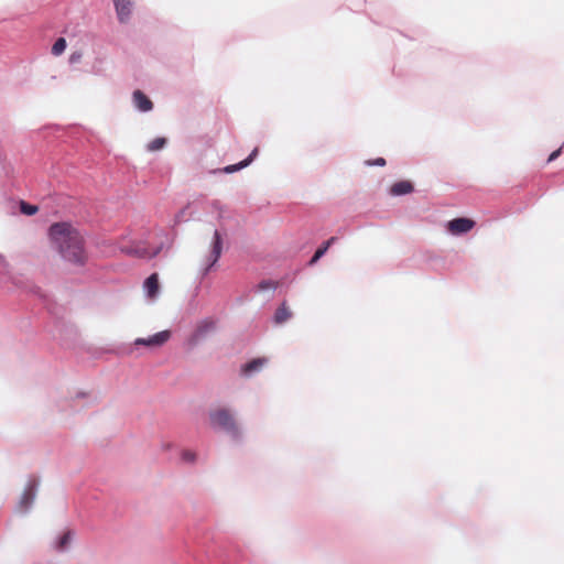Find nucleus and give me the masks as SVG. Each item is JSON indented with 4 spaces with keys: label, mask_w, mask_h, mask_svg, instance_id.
I'll list each match as a JSON object with an SVG mask.
<instances>
[{
    "label": "nucleus",
    "mask_w": 564,
    "mask_h": 564,
    "mask_svg": "<svg viewBox=\"0 0 564 564\" xmlns=\"http://www.w3.org/2000/svg\"><path fill=\"white\" fill-rule=\"evenodd\" d=\"M53 247L66 261L84 265L88 260L84 236L69 223H54L48 228Z\"/></svg>",
    "instance_id": "f257e3e1"
},
{
    "label": "nucleus",
    "mask_w": 564,
    "mask_h": 564,
    "mask_svg": "<svg viewBox=\"0 0 564 564\" xmlns=\"http://www.w3.org/2000/svg\"><path fill=\"white\" fill-rule=\"evenodd\" d=\"M209 420L213 426L223 429L234 437L240 436L239 426L229 410L224 408L213 410L209 413Z\"/></svg>",
    "instance_id": "f03ea898"
},
{
    "label": "nucleus",
    "mask_w": 564,
    "mask_h": 564,
    "mask_svg": "<svg viewBox=\"0 0 564 564\" xmlns=\"http://www.w3.org/2000/svg\"><path fill=\"white\" fill-rule=\"evenodd\" d=\"M476 223L470 218L459 217L447 223L446 229L454 236L463 235L470 231Z\"/></svg>",
    "instance_id": "7ed1b4c3"
},
{
    "label": "nucleus",
    "mask_w": 564,
    "mask_h": 564,
    "mask_svg": "<svg viewBox=\"0 0 564 564\" xmlns=\"http://www.w3.org/2000/svg\"><path fill=\"white\" fill-rule=\"evenodd\" d=\"M171 337L170 330L159 332L148 338H137L135 346L160 347L164 345Z\"/></svg>",
    "instance_id": "20e7f679"
},
{
    "label": "nucleus",
    "mask_w": 564,
    "mask_h": 564,
    "mask_svg": "<svg viewBox=\"0 0 564 564\" xmlns=\"http://www.w3.org/2000/svg\"><path fill=\"white\" fill-rule=\"evenodd\" d=\"M221 252H223V237L218 230H215L214 236H213V242H212V251H210V254L208 256L209 264H208L206 271L209 270L218 261V259L221 256Z\"/></svg>",
    "instance_id": "39448f33"
},
{
    "label": "nucleus",
    "mask_w": 564,
    "mask_h": 564,
    "mask_svg": "<svg viewBox=\"0 0 564 564\" xmlns=\"http://www.w3.org/2000/svg\"><path fill=\"white\" fill-rule=\"evenodd\" d=\"M116 12L120 22L124 23L129 20L132 12L131 0H113Z\"/></svg>",
    "instance_id": "423d86ee"
},
{
    "label": "nucleus",
    "mask_w": 564,
    "mask_h": 564,
    "mask_svg": "<svg viewBox=\"0 0 564 564\" xmlns=\"http://www.w3.org/2000/svg\"><path fill=\"white\" fill-rule=\"evenodd\" d=\"M267 362L268 359L264 357L252 359L241 367V375L245 377H250L254 372L260 371L267 365Z\"/></svg>",
    "instance_id": "0eeeda50"
},
{
    "label": "nucleus",
    "mask_w": 564,
    "mask_h": 564,
    "mask_svg": "<svg viewBox=\"0 0 564 564\" xmlns=\"http://www.w3.org/2000/svg\"><path fill=\"white\" fill-rule=\"evenodd\" d=\"M133 102L134 106L143 112L150 111L153 108V102L150 98L144 95L141 90H134L133 93Z\"/></svg>",
    "instance_id": "6e6552de"
},
{
    "label": "nucleus",
    "mask_w": 564,
    "mask_h": 564,
    "mask_svg": "<svg viewBox=\"0 0 564 564\" xmlns=\"http://www.w3.org/2000/svg\"><path fill=\"white\" fill-rule=\"evenodd\" d=\"M36 491V484H30L26 489L23 491L21 500H20V510L25 511L34 501Z\"/></svg>",
    "instance_id": "1a4fd4ad"
},
{
    "label": "nucleus",
    "mask_w": 564,
    "mask_h": 564,
    "mask_svg": "<svg viewBox=\"0 0 564 564\" xmlns=\"http://www.w3.org/2000/svg\"><path fill=\"white\" fill-rule=\"evenodd\" d=\"M144 290L150 299H154L159 293V275L151 274L144 282Z\"/></svg>",
    "instance_id": "9d476101"
},
{
    "label": "nucleus",
    "mask_w": 564,
    "mask_h": 564,
    "mask_svg": "<svg viewBox=\"0 0 564 564\" xmlns=\"http://www.w3.org/2000/svg\"><path fill=\"white\" fill-rule=\"evenodd\" d=\"M413 192V185L409 181H400L394 183L391 188L390 193L394 196L405 195Z\"/></svg>",
    "instance_id": "9b49d317"
},
{
    "label": "nucleus",
    "mask_w": 564,
    "mask_h": 564,
    "mask_svg": "<svg viewBox=\"0 0 564 564\" xmlns=\"http://www.w3.org/2000/svg\"><path fill=\"white\" fill-rule=\"evenodd\" d=\"M292 317V311L285 302H283L274 313V323L283 324Z\"/></svg>",
    "instance_id": "f8f14e48"
},
{
    "label": "nucleus",
    "mask_w": 564,
    "mask_h": 564,
    "mask_svg": "<svg viewBox=\"0 0 564 564\" xmlns=\"http://www.w3.org/2000/svg\"><path fill=\"white\" fill-rule=\"evenodd\" d=\"M257 154H258V149L256 148V149H253V151L250 153V155L247 159L239 162L238 164H232V165L226 166L224 169V172L225 173H234V172H237V171L248 166L254 160Z\"/></svg>",
    "instance_id": "ddd939ff"
},
{
    "label": "nucleus",
    "mask_w": 564,
    "mask_h": 564,
    "mask_svg": "<svg viewBox=\"0 0 564 564\" xmlns=\"http://www.w3.org/2000/svg\"><path fill=\"white\" fill-rule=\"evenodd\" d=\"M66 48V40L64 37H59L55 41V43L52 46V54L53 55H61Z\"/></svg>",
    "instance_id": "4468645a"
},
{
    "label": "nucleus",
    "mask_w": 564,
    "mask_h": 564,
    "mask_svg": "<svg viewBox=\"0 0 564 564\" xmlns=\"http://www.w3.org/2000/svg\"><path fill=\"white\" fill-rule=\"evenodd\" d=\"M20 210L24 215L32 216V215H35L37 213L39 208L35 205H31V204L22 200L20 203Z\"/></svg>",
    "instance_id": "2eb2a0df"
},
{
    "label": "nucleus",
    "mask_w": 564,
    "mask_h": 564,
    "mask_svg": "<svg viewBox=\"0 0 564 564\" xmlns=\"http://www.w3.org/2000/svg\"><path fill=\"white\" fill-rule=\"evenodd\" d=\"M165 143L166 140L164 138H156L148 144V149L149 151H158L161 150L165 145Z\"/></svg>",
    "instance_id": "dca6fc26"
},
{
    "label": "nucleus",
    "mask_w": 564,
    "mask_h": 564,
    "mask_svg": "<svg viewBox=\"0 0 564 564\" xmlns=\"http://www.w3.org/2000/svg\"><path fill=\"white\" fill-rule=\"evenodd\" d=\"M336 241V237H330L327 241H325L315 252L317 257H323L329 247Z\"/></svg>",
    "instance_id": "f3484780"
},
{
    "label": "nucleus",
    "mask_w": 564,
    "mask_h": 564,
    "mask_svg": "<svg viewBox=\"0 0 564 564\" xmlns=\"http://www.w3.org/2000/svg\"><path fill=\"white\" fill-rule=\"evenodd\" d=\"M278 284L274 281L271 280H263L261 281L257 289L258 291H267V290H274L276 289Z\"/></svg>",
    "instance_id": "a211bd4d"
},
{
    "label": "nucleus",
    "mask_w": 564,
    "mask_h": 564,
    "mask_svg": "<svg viewBox=\"0 0 564 564\" xmlns=\"http://www.w3.org/2000/svg\"><path fill=\"white\" fill-rule=\"evenodd\" d=\"M181 457L185 463H194L196 460V453L189 449H184L181 453Z\"/></svg>",
    "instance_id": "6ab92c4d"
},
{
    "label": "nucleus",
    "mask_w": 564,
    "mask_h": 564,
    "mask_svg": "<svg viewBox=\"0 0 564 564\" xmlns=\"http://www.w3.org/2000/svg\"><path fill=\"white\" fill-rule=\"evenodd\" d=\"M69 540H70V533L69 532L64 533L58 541V549H61V550L64 549L68 544Z\"/></svg>",
    "instance_id": "aec40b11"
},
{
    "label": "nucleus",
    "mask_w": 564,
    "mask_h": 564,
    "mask_svg": "<svg viewBox=\"0 0 564 564\" xmlns=\"http://www.w3.org/2000/svg\"><path fill=\"white\" fill-rule=\"evenodd\" d=\"M563 147H564V144H563L560 149H557V150L553 151V152L550 154V156H549V159H547V162H552V161L556 160V159L560 156V154H561V152H562Z\"/></svg>",
    "instance_id": "412c9836"
},
{
    "label": "nucleus",
    "mask_w": 564,
    "mask_h": 564,
    "mask_svg": "<svg viewBox=\"0 0 564 564\" xmlns=\"http://www.w3.org/2000/svg\"><path fill=\"white\" fill-rule=\"evenodd\" d=\"M369 164H371V165L375 164V165L383 166V165H386V160L383 158H378L373 162H369Z\"/></svg>",
    "instance_id": "4be33fe9"
},
{
    "label": "nucleus",
    "mask_w": 564,
    "mask_h": 564,
    "mask_svg": "<svg viewBox=\"0 0 564 564\" xmlns=\"http://www.w3.org/2000/svg\"><path fill=\"white\" fill-rule=\"evenodd\" d=\"M322 257H317V253L315 252L312 259L310 260V264H315Z\"/></svg>",
    "instance_id": "5701e85b"
},
{
    "label": "nucleus",
    "mask_w": 564,
    "mask_h": 564,
    "mask_svg": "<svg viewBox=\"0 0 564 564\" xmlns=\"http://www.w3.org/2000/svg\"><path fill=\"white\" fill-rule=\"evenodd\" d=\"M79 57H80V55H75V54H73V55L70 56V62H75V61H77Z\"/></svg>",
    "instance_id": "b1692460"
}]
</instances>
